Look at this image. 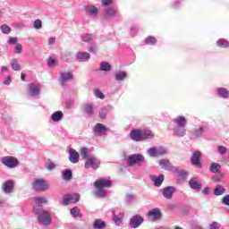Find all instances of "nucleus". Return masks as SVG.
<instances>
[{
  "mask_svg": "<svg viewBox=\"0 0 229 229\" xmlns=\"http://www.w3.org/2000/svg\"><path fill=\"white\" fill-rule=\"evenodd\" d=\"M89 53H93L94 55H96V53H98V47H96V45H92L89 47Z\"/></svg>",
  "mask_w": 229,
  "mask_h": 229,
  "instance_id": "59",
  "label": "nucleus"
},
{
  "mask_svg": "<svg viewBox=\"0 0 229 229\" xmlns=\"http://www.w3.org/2000/svg\"><path fill=\"white\" fill-rule=\"evenodd\" d=\"M175 192L176 188H174V186H166L162 189V194L165 199H171Z\"/></svg>",
  "mask_w": 229,
  "mask_h": 229,
  "instance_id": "10",
  "label": "nucleus"
},
{
  "mask_svg": "<svg viewBox=\"0 0 229 229\" xmlns=\"http://www.w3.org/2000/svg\"><path fill=\"white\" fill-rule=\"evenodd\" d=\"M127 77H128V73H126V72L124 71H119L114 73L115 81H119V82L124 81V80H126Z\"/></svg>",
  "mask_w": 229,
  "mask_h": 229,
  "instance_id": "28",
  "label": "nucleus"
},
{
  "mask_svg": "<svg viewBox=\"0 0 229 229\" xmlns=\"http://www.w3.org/2000/svg\"><path fill=\"white\" fill-rule=\"evenodd\" d=\"M146 44H149L150 46H155L157 44V38L155 37L149 36L145 39Z\"/></svg>",
  "mask_w": 229,
  "mask_h": 229,
  "instance_id": "47",
  "label": "nucleus"
},
{
  "mask_svg": "<svg viewBox=\"0 0 229 229\" xmlns=\"http://www.w3.org/2000/svg\"><path fill=\"white\" fill-rule=\"evenodd\" d=\"M159 165L162 169H165V171H173V169H174V166H173L171 162L167 159H162L159 162Z\"/></svg>",
  "mask_w": 229,
  "mask_h": 229,
  "instance_id": "23",
  "label": "nucleus"
},
{
  "mask_svg": "<svg viewBox=\"0 0 229 229\" xmlns=\"http://www.w3.org/2000/svg\"><path fill=\"white\" fill-rule=\"evenodd\" d=\"M94 94L96 96V98H98V99H105V94H103V92L99 89H96L94 91Z\"/></svg>",
  "mask_w": 229,
  "mask_h": 229,
  "instance_id": "50",
  "label": "nucleus"
},
{
  "mask_svg": "<svg viewBox=\"0 0 229 229\" xmlns=\"http://www.w3.org/2000/svg\"><path fill=\"white\" fill-rule=\"evenodd\" d=\"M182 0H175L172 3V8H178L182 5Z\"/></svg>",
  "mask_w": 229,
  "mask_h": 229,
  "instance_id": "56",
  "label": "nucleus"
},
{
  "mask_svg": "<svg viewBox=\"0 0 229 229\" xmlns=\"http://www.w3.org/2000/svg\"><path fill=\"white\" fill-rule=\"evenodd\" d=\"M0 30L4 35H10V33H12V29L6 24H3L0 27Z\"/></svg>",
  "mask_w": 229,
  "mask_h": 229,
  "instance_id": "41",
  "label": "nucleus"
},
{
  "mask_svg": "<svg viewBox=\"0 0 229 229\" xmlns=\"http://www.w3.org/2000/svg\"><path fill=\"white\" fill-rule=\"evenodd\" d=\"M1 162L5 167L9 169H15V167L19 166V159L15 157L5 156L1 158Z\"/></svg>",
  "mask_w": 229,
  "mask_h": 229,
  "instance_id": "4",
  "label": "nucleus"
},
{
  "mask_svg": "<svg viewBox=\"0 0 229 229\" xmlns=\"http://www.w3.org/2000/svg\"><path fill=\"white\" fill-rule=\"evenodd\" d=\"M148 216L152 221H158L159 219H162V212L160 211V208H156L148 213Z\"/></svg>",
  "mask_w": 229,
  "mask_h": 229,
  "instance_id": "11",
  "label": "nucleus"
},
{
  "mask_svg": "<svg viewBox=\"0 0 229 229\" xmlns=\"http://www.w3.org/2000/svg\"><path fill=\"white\" fill-rule=\"evenodd\" d=\"M32 189H33V191H36L37 192H44L46 191H48L49 182H47V181H46L45 179H42V178L35 179L32 182Z\"/></svg>",
  "mask_w": 229,
  "mask_h": 229,
  "instance_id": "3",
  "label": "nucleus"
},
{
  "mask_svg": "<svg viewBox=\"0 0 229 229\" xmlns=\"http://www.w3.org/2000/svg\"><path fill=\"white\" fill-rule=\"evenodd\" d=\"M34 213L38 216V221L41 225L44 226L51 225V213L42 210V206L38 205V208H34Z\"/></svg>",
  "mask_w": 229,
  "mask_h": 229,
  "instance_id": "1",
  "label": "nucleus"
},
{
  "mask_svg": "<svg viewBox=\"0 0 229 229\" xmlns=\"http://www.w3.org/2000/svg\"><path fill=\"white\" fill-rule=\"evenodd\" d=\"M172 131L175 137H185V135H187L185 126H174Z\"/></svg>",
  "mask_w": 229,
  "mask_h": 229,
  "instance_id": "13",
  "label": "nucleus"
},
{
  "mask_svg": "<svg viewBox=\"0 0 229 229\" xmlns=\"http://www.w3.org/2000/svg\"><path fill=\"white\" fill-rule=\"evenodd\" d=\"M147 155L152 158L157 157V148H150L147 150Z\"/></svg>",
  "mask_w": 229,
  "mask_h": 229,
  "instance_id": "40",
  "label": "nucleus"
},
{
  "mask_svg": "<svg viewBox=\"0 0 229 229\" xmlns=\"http://www.w3.org/2000/svg\"><path fill=\"white\" fill-rule=\"evenodd\" d=\"M226 192V189L221 184H216L214 189V195L215 196H223Z\"/></svg>",
  "mask_w": 229,
  "mask_h": 229,
  "instance_id": "32",
  "label": "nucleus"
},
{
  "mask_svg": "<svg viewBox=\"0 0 229 229\" xmlns=\"http://www.w3.org/2000/svg\"><path fill=\"white\" fill-rule=\"evenodd\" d=\"M96 189H109L112 187V181L105 178H101L94 182Z\"/></svg>",
  "mask_w": 229,
  "mask_h": 229,
  "instance_id": "8",
  "label": "nucleus"
},
{
  "mask_svg": "<svg viewBox=\"0 0 229 229\" xmlns=\"http://www.w3.org/2000/svg\"><path fill=\"white\" fill-rule=\"evenodd\" d=\"M201 153L199 151L193 152L191 158V164H192V165H196L197 167H201V162L199 161Z\"/></svg>",
  "mask_w": 229,
  "mask_h": 229,
  "instance_id": "14",
  "label": "nucleus"
},
{
  "mask_svg": "<svg viewBox=\"0 0 229 229\" xmlns=\"http://www.w3.org/2000/svg\"><path fill=\"white\" fill-rule=\"evenodd\" d=\"M2 191L5 194H12V191H13V181L8 180L6 181L3 186H2Z\"/></svg>",
  "mask_w": 229,
  "mask_h": 229,
  "instance_id": "16",
  "label": "nucleus"
},
{
  "mask_svg": "<svg viewBox=\"0 0 229 229\" xmlns=\"http://www.w3.org/2000/svg\"><path fill=\"white\" fill-rule=\"evenodd\" d=\"M146 163V157L142 154H132L127 157V165L133 167V165H142Z\"/></svg>",
  "mask_w": 229,
  "mask_h": 229,
  "instance_id": "2",
  "label": "nucleus"
},
{
  "mask_svg": "<svg viewBox=\"0 0 229 229\" xmlns=\"http://www.w3.org/2000/svg\"><path fill=\"white\" fill-rule=\"evenodd\" d=\"M124 217V213L115 214V211H113V221L116 226H121L123 223V218Z\"/></svg>",
  "mask_w": 229,
  "mask_h": 229,
  "instance_id": "24",
  "label": "nucleus"
},
{
  "mask_svg": "<svg viewBox=\"0 0 229 229\" xmlns=\"http://www.w3.org/2000/svg\"><path fill=\"white\" fill-rule=\"evenodd\" d=\"M189 185L193 191H199V189L203 187V184L196 178H191L189 182Z\"/></svg>",
  "mask_w": 229,
  "mask_h": 229,
  "instance_id": "22",
  "label": "nucleus"
},
{
  "mask_svg": "<svg viewBox=\"0 0 229 229\" xmlns=\"http://www.w3.org/2000/svg\"><path fill=\"white\" fill-rule=\"evenodd\" d=\"M141 140H151V139H155V133L150 130L141 131Z\"/></svg>",
  "mask_w": 229,
  "mask_h": 229,
  "instance_id": "26",
  "label": "nucleus"
},
{
  "mask_svg": "<svg viewBox=\"0 0 229 229\" xmlns=\"http://www.w3.org/2000/svg\"><path fill=\"white\" fill-rule=\"evenodd\" d=\"M83 112L88 115V117H92L94 115V105L93 104H84Z\"/></svg>",
  "mask_w": 229,
  "mask_h": 229,
  "instance_id": "25",
  "label": "nucleus"
},
{
  "mask_svg": "<svg viewBox=\"0 0 229 229\" xmlns=\"http://www.w3.org/2000/svg\"><path fill=\"white\" fill-rule=\"evenodd\" d=\"M72 80V72H62L60 77V83L62 86L65 85L67 81H71Z\"/></svg>",
  "mask_w": 229,
  "mask_h": 229,
  "instance_id": "19",
  "label": "nucleus"
},
{
  "mask_svg": "<svg viewBox=\"0 0 229 229\" xmlns=\"http://www.w3.org/2000/svg\"><path fill=\"white\" fill-rule=\"evenodd\" d=\"M99 165H101V161L96 157H89L84 164L85 169H89V167H91V169L96 170Z\"/></svg>",
  "mask_w": 229,
  "mask_h": 229,
  "instance_id": "6",
  "label": "nucleus"
},
{
  "mask_svg": "<svg viewBox=\"0 0 229 229\" xmlns=\"http://www.w3.org/2000/svg\"><path fill=\"white\" fill-rule=\"evenodd\" d=\"M17 42H19V38H17L10 37L8 39V44H10V46H14Z\"/></svg>",
  "mask_w": 229,
  "mask_h": 229,
  "instance_id": "51",
  "label": "nucleus"
},
{
  "mask_svg": "<svg viewBox=\"0 0 229 229\" xmlns=\"http://www.w3.org/2000/svg\"><path fill=\"white\" fill-rule=\"evenodd\" d=\"M209 228L210 229H219V228H221V224H219L218 222H213L210 224Z\"/></svg>",
  "mask_w": 229,
  "mask_h": 229,
  "instance_id": "54",
  "label": "nucleus"
},
{
  "mask_svg": "<svg viewBox=\"0 0 229 229\" xmlns=\"http://www.w3.org/2000/svg\"><path fill=\"white\" fill-rule=\"evenodd\" d=\"M11 67L13 71H21V64H19V60L12 59L11 60Z\"/></svg>",
  "mask_w": 229,
  "mask_h": 229,
  "instance_id": "38",
  "label": "nucleus"
},
{
  "mask_svg": "<svg viewBox=\"0 0 229 229\" xmlns=\"http://www.w3.org/2000/svg\"><path fill=\"white\" fill-rule=\"evenodd\" d=\"M34 28H35V30H40L42 28V21L36 20L34 21Z\"/></svg>",
  "mask_w": 229,
  "mask_h": 229,
  "instance_id": "52",
  "label": "nucleus"
},
{
  "mask_svg": "<svg viewBox=\"0 0 229 229\" xmlns=\"http://www.w3.org/2000/svg\"><path fill=\"white\" fill-rule=\"evenodd\" d=\"M62 177H63V180L69 182V180L72 179V171L71 169L64 170L62 173Z\"/></svg>",
  "mask_w": 229,
  "mask_h": 229,
  "instance_id": "35",
  "label": "nucleus"
},
{
  "mask_svg": "<svg viewBox=\"0 0 229 229\" xmlns=\"http://www.w3.org/2000/svg\"><path fill=\"white\" fill-rule=\"evenodd\" d=\"M216 45L218 47H229V42L226 39H219L216 41Z\"/></svg>",
  "mask_w": 229,
  "mask_h": 229,
  "instance_id": "43",
  "label": "nucleus"
},
{
  "mask_svg": "<svg viewBox=\"0 0 229 229\" xmlns=\"http://www.w3.org/2000/svg\"><path fill=\"white\" fill-rule=\"evenodd\" d=\"M206 131H207L206 126H202L199 129H195L192 133V137H193V139H199V137H201V135H203V133Z\"/></svg>",
  "mask_w": 229,
  "mask_h": 229,
  "instance_id": "31",
  "label": "nucleus"
},
{
  "mask_svg": "<svg viewBox=\"0 0 229 229\" xmlns=\"http://www.w3.org/2000/svg\"><path fill=\"white\" fill-rule=\"evenodd\" d=\"M51 119L52 121H54V123H60V121L64 119V112L55 111V113L52 114Z\"/></svg>",
  "mask_w": 229,
  "mask_h": 229,
  "instance_id": "30",
  "label": "nucleus"
},
{
  "mask_svg": "<svg viewBox=\"0 0 229 229\" xmlns=\"http://www.w3.org/2000/svg\"><path fill=\"white\" fill-rule=\"evenodd\" d=\"M117 17V11L112 7H108L104 11V19L106 21H110Z\"/></svg>",
  "mask_w": 229,
  "mask_h": 229,
  "instance_id": "12",
  "label": "nucleus"
},
{
  "mask_svg": "<svg viewBox=\"0 0 229 229\" xmlns=\"http://www.w3.org/2000/svg\"><path fill=\"white\" fill-rule=\"evenodd\" d=\"M100 71L110 72V71H112V65H110L108 62H102L100 63Z\"/></svg>",
  "mask_w": 229,
  "mask_h": 229,
  "instance_id": "37",
  "label": "nucleus"
},
{
  "mask_svg": "<svg viewBox=\"0 0 229 229\" xmlns=\"http://www.w3.org/2000/svg\"><path fill=\"white\" fill-rule=\"evenodd\" d=\"M157 157H164V155H167V148L164 147L157 148Z\"/></svg>",
  "mask_w": 229,
  "mask_h": 229,
  "instance_id": "42",
  "label": "nucleus"
},
{
  "mask_svg": "<svg viewBox=\"0 0 229 229\" xmlns=\"http://www.w3.org/2000/svg\"><path fill=\"white\" fill-rule=\"evenodd\" d=\"M138 31H139V28L138 27L133 26V27L131 28V35L132 37H135V35H137Z\"/></svg>",
  "mask_w": 229,
  "mask_h": 229,
  "instance_id": "60",
  "label": "nucleus"
},
{
  "mask_svg": "<svg viewBox=\"0 0 229 229\" xmlns=\"http://www.w3.org/2000/svg\"><path fill=\"white\" fill-rule=\"evenodd\" d=\"M150 180L154 182L155 187H160V185L164 183V174H160L157 177L156 175H152Z\"/></svg>",
  "mask_w": 229,
  "mask_h": 229,
  "instance_id": "27",
  "label": "nucleus"
},
{
  "mask_svg": "<svg viewBox=\"0 0 229 229\" xmlns=\"http://www.w3.org/2000/svg\"><path fill=\"white\" fill-rule=\"evenodd\" d=\"M34 201L38 204L47 205V199L43 197H35Z\"/></svg>",
  "mask_w": 229,
  "mask_h": 229,
  "instance_id": "45",
  "label": "nucleus"
},
{
  "mask_svg": "<svg viewBox=\"0 0 229 229\" xmlns=\"http://www.w3.org/2000/svg\"><path fill=\"white\" fill-rule=\"evenodd\" d=\"M90 54L89 52H78L76 54V60L78 62H89Z\"/></svg>",
  "mask_w": 229,
  "mask_h": 229,
  "instance_id": "18",
  "label": "nucleus"
},
{
  "mask_svg": "<svg viewBox=\"0 0 229 229\" xmlns=\"http://www.w3.org/2000/svg\"><path fill=\"white\" fill-rule=\"evenodd\" d=\"M69 160L72 164H78L80 160V154L74 148L69 149Z\"/></svg>",
  "mask_w": 229,
  "mask_h": 229,
  "instance_id": "15",
  "label": "nucleus"
},
{
  "mask_svg": "<svg viewBox=\"0 0 229 229\" xmlns=\"http://www.w3.org/2000/svg\"><path fill=\"white\" fill-rule=\"evenodd\" d=\"M80 201V195L77 193L65 194L63 197L64 205H71L72 203H78Z\"/></svg>",
  "mask_w": 229,
  "mask_h": 229,
  "instance_id": "7",
  "label": "nucleus"
},
{
  "mask_svg": "<svg viewBox=\"0 0 229 229\" xmlns=\"http://www.w3.org/2000/svg\"><path fill=\"white\" fill-rule=\"evenodd\" d=\"M71 214L73 217H81V214H80V208L78 207H74L71 209Z\"/></svg>",
  "mask_w": 229,
  "mask_h": 229,
  "instance_id": "46",
  "label": "nucleus"
},
{
  "mask_svg": "<svg viewBox=\"0 0 229 229\" xmlns=\"http://www.w3.org/2000/svg\"><path fill=\"white\" fill-rule=\"evenodd\" d=\"M134 200H135V196H133L132 194L126 195L125 201H127V203H131Z\"/></svg>",
  "mask_w": 229,
  "mask_h": 229,
  "instance_id": "53",
  "label": "nucleus"
},
{
  "mask_svg": "<svg viewBox=\"0 0 229 229\" xmlns=\"http://www.w3.org/2000/svg\"><path fill=\"white\" fill-rule=\"evenodd\" d=\"M191 229H203V227H201V225L193 224L191 225Z\"/></svg>",
  "mask_w": 229,
  "mask_h": 229,
  "instance_id": "64",
  "label": "nucleus"
},
{
  "mask_svg": "<svg viewBox=\"0 0 229 229\" xmlns=\"http://www.w3.org/2000/svg\"><path fill=\"white\" fill-rule=\"evenodd\" d=\"M94 133H97L98 135H104V133H106L107 128L103 123H97L94 126Z\"/></svg>",
  "mask_w": 229,
  "mask_h": 229,
  "instance_id": "21",
  "label": "nucleus"
},
{
  "mask_svg": "<svg viewBox=\"0 0 229 229\" xmlns=\"http://www.w3.org/2000/svg\"><path fill=\"white\" fill-rule=\"evenodd\" d=\"M94 229H105L106 228V223L101 219H96L93 223Z\"/></svg>",
  "mask_w": 229,
  "mask_h": 229,
  "instance_id": "33",
  "label": "nucleus"
},
{
  "mask_svg": "<svg viewBox=\"0 0 229 229\" xmlns=\"http://www.w3.org/2000/svg\"><path fill=\"white\" fill-rule=\"evenodd\" d=\"M97 198H105L106 196V191L103 190V188H98V190L96 191Z\"/></svg>",
  "mask_w": 229,
  "mask_h": 229,
  "instance_id": "48",
  "label": "nucleus"
},
{
  "mask_svg": "<svg viewBox=\"0 0 229 229\" xmlns=\"http://www.w3.org/2000/svg\"><path fill=\"white\" fill-rule=\"evenodd\" d=\"M108 110H110V106H106L99 111L98 115H99L100 119H106Z\"/></svg>",
  "mask_w": 229,
  "mask_h": 229,
  "instance_id": "39",
  "label": "nucleus"
},
{
  "mask_svg": "<svg viewBox=\"0 0 229 229\" xmlns=\"http://www.w3.org/2000/svg\"><path fill=\"white\" fill-rule=\"evenodd\" d=\"M174 126H185L187 124V119L183 116H178L173 120Z\"/></svg>",
  "mask_w": 229,
  "mask_h": 229,
  "instance_id": "29",
  "label": "nucleus"
},
{
  "mask_svg": "<svg viewBox=\"0 0 229 229\" xmlns=\"http://www.w3.org/2000/svg\"><path fill=\"white\" fill-rule=\"evenodd\" d=\"M221 202L223 203V205L229 206V194H227L225 197H223Z\"/></svg>",
  "mask_w": 229,
  "mask_h": 229,
  "instance_id": "57",
  "label": "nucleus"
},
{
  "mask_svg": "<svg viewBox=\"0 0 229 229\" xmlns=\"http://www.w3.org/2000/svg\"><path fill=\"white\" fill-rule=\"evenodd\" d=\"M114 3V0H102L103 6H108Z\"/></svg>",
  "mask_w": 229,
  "mask_h": 229,
  "instance_id": "62",
  "label": "nucleus"
},
{
  "mask_svg": "<svg viewBox=\"0 0 229 229\" xmlns=\"http://www.w3.org/2000/svg\"><path fill=\"white\" fill-rule=\"evenodd\" d=\"M216 92L220 98H223L224 99H228L229 91L225 88H218L216 89Z\"/></svg>",
  "mask_w": 229,
  "mask_h": 229,
  "instance_id": "34",
  "label": "nucleus"
},
{
  "mask_svg": "<svg viewBox=\"0 0 229 229\" xmlns=\"http://www.w3.org/2000/svg\"><path fill=\"white\" fill-rule=\"evenodd\" d=\"M209 169H210V171H212V173H218L219 169H221V165H219L217 163H213V164H211Z\"/></svg>",
  "mask_w": 229,
  "mask_h": 229,
  "instance_id": "44",
  "label": "nucleus"
},
{
  "mask_svg": "<svg viewBox=\"0 0 229 229\" xmlns=\"http://www.w3.org/2000/svg\"><path fill=\"white\" fill-rule=\"evenodd\" d=\"M84 10L91 17H96L99 13V9L94 5H85Z\"/></svg>",
  "mask_w": 229,
  "mask_h": 229,
  "instance_id": "17",
  "label": "nucleus"
},
{
  "mask_svg": "<svg viewBox=\"0 0 229 229\" xmlns=\"http://www.w3.org/2000/svg\"><path fill=\"white\" fill-rule=\"evenodd\" d=\"M81 155L82 158L89 159V148H81Z\"/></svg>",
  "mask_w": 229,
  "mask_h": 229,
  "instance_id": "49",
  "label": "nucleus"
},
{
  "mask_svg": "<svg viewBox=\"0 0 229 229\" xmlns=\"http://www.w3.org/2000/svg\"><path fill=\"white\" fill-rule=\"evenodd\" d=\"M15 51L18 55H21V53H22V45L17 43L15 47Z\"/></svg>",
  "mask_w": 229,
  "mask_h": 229,
  "instance_id": "58",
  "label": "nucleus"
},
{
  "mask_svg": "<svg viewBox=\"0 0 229 229\" xmlns=\"http://www.w3.org/2000/svg\"><path fill=\"white\" fill-rule=\"evenodd\" d=\"M40 89H42V85L39 83H30L28 89L29 96H30V98H38V96H40Z\"/></svg>",
  "mask_w": 229,
  "mask_h": 229,
  "instance_id": "5",
  "label": "nucleus"
},
{
  "mask_svg": "<svg viewBox=\"0 0 229 229\" xmlns=\"http://www.w3.org/2000/svg\"><path fill=\"white\" fill-rule=\"evenodd\" d=\"M131 140H135V142H140L142 140V131L132 130L131 131Z\"/></svg>",
  "mask_w": 229,
  "mask_h": 229,
  "instance_id": "20",
  "label": "nucleus"
},
{
  "mask_svg": "<svg viewBox=\"0 0 229 229\" xmlns=\"http://www.w3.org/2000/svg\"><path fill=\"white\" fill-rule=\"evenodd\" d=\"M217 152L220 154V155H225V153H226V147L221 145V146H218L217 148Z\"/></svg>",
  "mask_w": 229,
  "mask_h": 229,
  "instance_id": "55",
  "label": "nucleus"
},
{
  "mask_svg": "<svg viewBox=\"0 0 229 229\" xmlns=\"http://www.w3.org/2000/svg\"><path fill=\"white\" fill-rule=\"evenodd\" d=\"M142 223H144V217L140 216V215H135L130 219L131 228H139Z\"/></svg>",
  "mask_w": 229,
  "mask_h": 229,
  "instance_id": "9",
  "label": "nucleus"
},
{
  "mask_svg": "<svg viewBox=\"0 0 229 229\" xmlns=\"http://www.w3.org/2000/svg\"><path fill=\"white\" fill-rule=\"evenodd\" d=\"M55 64H56V60L53 59V58H48L47 60V65L48 67H53V65H55Z\"/></svg>",
  "mask_w": 229,
  "mask_h": 229,
  "instance_id": "61",
  "label": "nucleus"
},
{
  "mask_svg": "<svg viewBox=\"0 0 229 229\" xmlns=\"http://www.w3.org/2000/svg\"><path fill=\"white\" fill-rule=\"evenodd\" d=\"M55 167H56V165H55V163H50L47 165V169L48 171H53V169H55Z\"/></svg>",
  "mask_w": 229,
  "mask_h": 229,
  "instance_id": "63",
  "label": "nucleus"
},
{
  "mask_svg": "<svg viewBox=\"0 0 229 229\" xmlns=\"http://www.w3.org/2000/svg\"><path fill=\"white\" fill-rule=\"evenodd\" d=\"M82 42H94L96 40V36L94 34H83L81 36Z\"/></svg>",
  "mask_w": 229,
  "mask_h": 229,
  "instance_id": "36",
  "label": "nucleus"
}]
</instances>
